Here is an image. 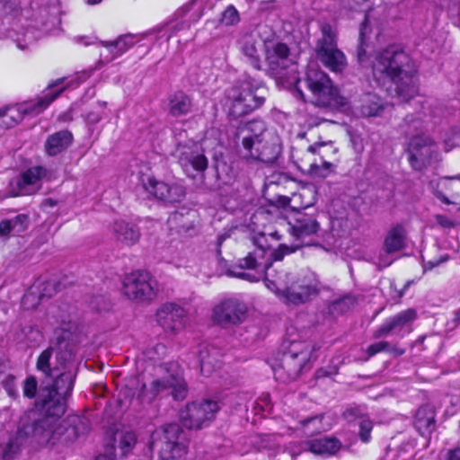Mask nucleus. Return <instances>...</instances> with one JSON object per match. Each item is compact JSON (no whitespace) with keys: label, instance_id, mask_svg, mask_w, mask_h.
<instances>
[{"label":"nucleus","instance_id":"nucleus-1","mask_svg":"<svg viewBox=\"0 0 460 460\" xmlns=\"http://www.w3.org/2000/svg\"><path fill=\"white\" fill-rule=\"evenodd\" d=\"M75 344L69 332L54 337L37 358L36 369L51 382L40 394V411L59 420L66 411V399L71 394L77 375Z\"/></svg>","mask_w":460,"mask_h":460},{"label":"nucleus","instance_id":"nucleus-2","mask_svg":"<svg viewBox=\"0 0 460 460\" xmlns=\"http://www.w3.org/2000/svg\"><path fill=\"white\" fill-rule=\"evenodd\" d=\"M90 430V420L80 415H69L62 421L38 409L25 411L20 418L16 436L3 450V458L12 460L19 453L22 442L31 438L40 445H69Z\"/></svg>","mask_w":460,"mask_h":460},{"label":"nucleus","instance_id":"nucleus-3","mask_svg":"<svg viewBox=\"0 0 460 460\" xmlns=\"http://www.w3.org/2000/svg\"><path fill=\"white\" fill-rule=\"evenodd\" d=\"M373 75L379 84H393L395 95L402 101L413 98L418 93L415 72L410 58L395 46L379 52L373 63Z\"/></svg>","mask_w":460,"mask_h":460},{"label":"nucleus","instance_id":"nucleus-4","mask_svg":"<svg viewBox=\"0 0 460 460\" xmlns=\"http://www.w3.org/2000/svg\"><path fill=\"white\" fill-rule=\"evenodd\" d=\"M243 154L245 158L256 160L263 164L275 163L280 153L279 138L273 132L265 128V124L260 120L248 122L242 129Z\"/></svg>","mask_w":460,"mask_h":460},{"label":"nucleus","instance_id":"nucleus-5","mask_svg":"<svg viewBox=\"0 0 460 460\" xmlns=\"http://www.w3.org/2000/svg\"><path fill=\"white\" fill-rule=\"evenodd\" d=\"M314 347L305 341H285L280 357L271 367L275 377L282 382L296 380L304 370L310 369Z\"/></svg>","mask_w":460,"mask_h":460},{"label":"nucleus","instance_id":"nucleus-6","mask_svg":"<svg viewBox=\"0 0 460 460\" xmlns=\"http://www.w3.org/2000/svg\"><path fill=\"white\" fill-rule=\"evenodd\" d=\"M266 89L251 80H243L226 93V107L232 119H239L263 105Z\"/></svg>","mask_w":460,"mask_h":460},{"label":"nucleus","instance_id":"nucleus-7","mask_svg":"<svg viewBox=\"0 0 460 460\" xmlns=\"http://www.w3.org/2000/svg\"><path fill=\"white\" fill-rule=\"evenodd\" d=\"M187 433L177 423L155 429L151 434L150 449L156 450L162 460H175L187 453Z\"/></svg>","mask_w":460,"mask_h":460},{"label":"nucleus","instance_id":"nucleus-8","mask_svg":"<svg viewBox=\"0 0 460 460\" xmlns=\"http://www.w3.org/2000/svg\"><path fill=\"white\" fill-rule=\"evenodd\" d=\"M305 83L316 105L341 111L350 109L349 99L340 93L323 71L310 67L306 73Z\"/></svg>","mask_w":460,"mask_h":460},{"label":"nucleus","instance_id":"nucleus-9","mask_svg":"<svg viewBox=\"0 0 460 460\" xmlns=\"http://www.w3.org/2000/svg\"><path fill=\"white\" fill-rule=\"evenodd\" d=\"M63 81L64 78H61L49 84V92L45 93L42 96L26 101L16 107L7 108L4 111H0V117L3 120L2 124L6 127H11L20 121L24 116L35 117L40 114L64 91L65 87H61L55 92L52 91V88L60 85Z\"/></svg>","mask_w":460,"mask_h":460},{"label":"nucleus","instance_id":"nucleus-10","mask_svg":"<svg viewBox=\"0 0 460 460\" xmlns=\"http://www.w3.org/2000/svg\"><path fill=\"white\" fill-rule=\"evenodd\" d=\"M405 152L411 167L415 171H422L440 159L437 142L427 134L409 137Z\"/></svg>","mask_w":460,"mask_h":460},{"label":"nucleus","instance_id":"nucleus-11","mask_svg":"<svg viewBox=\"0 0 460 460\" xmlns=\"http://www.w3.org/2000/svg\"><path fill=\"white\" fill-rule=\"evenodd\" d=\"M337 31L332 25L321 26V35L315 45L319 60L332 72H341L347 66L345 55L337 46Z\"/></svg>","mask_w":460,"mask_h":460},{"label":"nucleus","instance_id":"nucleus-12","mask_svg":"<svg viewBox=\"0 0 460 460\" xmlns=\"http://www.w3.org/2000/svg\"><path fill=\"white\" fill-rule=\"evenodd\" d=\"M172 395L175 400H183L187 395V385L178 374H170L155 379L149 389L143 385L141 398L147 402H152L157 395Z\"/></svg>","mask_w":460,"mask_h":460},{"label":"nucleus","instance_id":"nucleus-13","mask_svg":"<svg viewBox=\"0 0 460 460\" xmlns=\"http://www.w3.org/2000/svg\"><path fill=\"white\" fill-rule=\"evenodd\" d=\"M219 410L218 402L212 400L192 402L181 412L182 425L190 429H200L208 426Z\"/></svg>","mask_w":460,"mask_h":460},{"label":"nucleus","instance_id":"nucleus-14","mask_svg":"<svg viewBox=\"0 0 460 460\" xmlns=\"http://www.w3.org/2000/svg\"><path fill=\"white\" fill-rule=\"evenodd\" d=\"M142 181L145 190L150 195L164 202H181L186 196V189L180 182L168 183L153 176H147Z\"/></svg>","mask_w":460,"mask_h":460},{"label":"nucleus","instance_id":"nucleus-15","mask_svg":"<svg viewBox=\"0 0 460 460\" xmlns=\"http://www.w3.org/2000/svg\"><path fill=\"white\" fill-rule=\"evenodd\" d=\"M247 316V305L234 298H229L217 305L213 309L214 322L223 327L243 323Z\"/></svg>","mask_w":460,"mask_h":460},{"label":"nucleus","instance_id":"nucleus-16","mask_svg":"<svg viewBox=\"0 0 460 460\" xmlns=\"http://www.w3.org/2000/svg\"><path fill=\"white\" fill-rule=\"evenodd\" d=\"M176 155L180 164L187 173L192 169L201 172V177L204 179L203 172L208 168V160L200 145L193 142L185 145L181 144L176 148Z\"/></svg>","mask_w":460,"mask_h":460},{"label":"nucleus","instance_id":"nucleus-17","mask_svg":"<svg viewBox=\"0 0 460 460\" xmlns=\"http://www.w3.org/2000/svg\"><path fill=\"white\" fill-rule=\"evenodd\" d=\"M429 188L443 204L456 205L460 203V174L431 180Z\"/></svg>","mask_w":460,"mask_h":460},{"label":"nucleus","instance_id":"nucleus-18","mask_svg":"<svg viewBox=\"0 0 460 460\" xmlns=\"http://www.w3.org/2000/svg\"><path fill=\"white\" fill-rule=\"evenodd\" d=\"M156 321L165 332L175 334L185 327L186 311L174 303L164 304L156 313Z\"/></svg>","mask_w":460,"mask_h":460},{"label":"nucleus","instance_id":"nucleus-19","mask_svg":"<svg viewBox=\"0 0 460 460\" xmlns=\"http://www.w3.org/2000/svg\"><path fill=\"white\" fill-rule=\"evenodd\" d=\"M262 43L265 59L270 68L273 71L285 69L290 54L288 46L271 32L262 39Z\"/></svg>","mask_w":460,"mask_h":460},{"label":"nucleus","instance_id":"nucleus-20","mask_svg":"<svg viewBox=\"0 0 460 460\" xmlns=\"http://www.w3.org/2000/svg\"><path fill=\"white\" fill-rule=\"evenodd\" d=\"M258 35H245L242 40V53L248 58L251 65L257 70L261 69V47L262 39L261 36L267 33V27H260Z\"/></svg>","mask_w":460,"mask_h":460},{"label":"nucleus","instance_id":"nucleus-21","mask_svg":"<svg viewBox=\"0 0 460 460\" xmlns=\"http://www.w3.org/2000/svg\"><path fill=\"white\" fill-rule=\"evenodd\" d=\"M288 232L297 241L300 246L305 244V238L315 234L319 230V224L315 218L308 215H298L294 223H288Z\"/></svg>","mask_w":460,"mask_h":460},{"label":"nucleus","instance_id":"nucleus-22","mask_svg":"<svg viewBox=\"0 0 460 460\" xmlns=\"http://www.w3.org/2000/svg\"><path fill=\"white\" fill-rule=\"evenodd\" d=\"M417 318V312L415 309L409 308L398 314L390 317L376 330L375 333L376 338H381L387 335L392 332H398L404 327L410 325Z\"/></svg>","mask_w":460,"mask_h":460},{"label":"nucleus","instance_id":"nucleus-23","mask_svg":"<svg viewBox=\"0 0 460 460\" xmlns=\"http://www.w3.org/2000/svg\"><path fill=\"white\" fill-rule=\"evenodd\" d=\"M46 174V169L36 166L24 172L18 181L20 195H31L40 189V180Z\"/></svg>","mask_w":460,"mask_h":460},{"label":"nucleus","instance_id":"nucleus-24","mask_svg":"<svg viewBox=\"0 0 460 460\" xmlns=\"http://www.w3.org/2000/svg\"><path fill=\"white\" fill-rule=\"evenodd\" d=\"M111 230L116 240L127 246L137 243L141 235L136 225L122 219L114 221Z\"/></svg>","mask_w":460,"mask_h":460},{"label":"nucleus","instance_id":"nucleus-25","mask_svg":"<svg viewBox=\"0 0 460 460\" xmlns=\"http://www.w3.org/2000/svg\"><path fill=\"white\" fill-rule=\"evenodd\" d=\"M341 442L335 437H322L308 440V451L322 456H331L341 450Z\"/></svg>","mask_w":460,"mask_h":460},{"label":"nucleus","instance_id":"nucleus-26","mask_svg":"<svg viewBox=\"0 0 460 460\" xmlns=\"http://www.w3.org/2000/svg\"><path fill=\"white\" fill-rule=\"evenodd\" d=\"M407 233L404 226L396 225L390 228L384 242L385 251L394 253L403 250L407 245Z\"/></svg>","mask_w":460,"mask_h":460},{"label":"nucleus","instance_id":"nucleus-27","mask_svg":"<svg viewBox=\"0 0 460 460\" xmlns=\"http://www.w3.org/2000/svg\"><path fill=\"white\" fill-rule=\"evenodd\" d=\"M73 141V135L68 130H61L50 135L45 144L49 155H57L66 149Z\"/></svg>","mask_w":460,"mask_h":460},{"label":"nucleus","instance_id":"nucleus-28","mask_svg":"<svg viewBox=\"0 0 460 460\" xmlns=\"http://www.w3.org/2000/svg\"><path fill=\"white\" fill-rule=\"evenodd\" d=\"M192 102L183 92H176L169 98L168 111L172 117L187 115L191 111Z\"/></svg>","mask_w":460,"mask_h":460},{"label":"nucleus","instance_id":"nucleus-29","mask_svg":"<svg viewBox=\"0 0 460 460\" xmlns=\"http://www.w3.org/2000/svg\"><path fill=\"white\" fill-rule=\"evenodd\" d=\"M414 426L421 435L430 433L435 429V411L431 405H424L416 412Z\"/></svg>","mask_w":460,"mask_h":460},{"label":"nucleus","instance_id":"nucleus-30","mask_svg":"<svg viewBox=\"0 0 460 460\" xmlns=\"http://www.w3.org/2000/svg\"><path fill=\"white\" fill-rule=\"evenodd\" d=\"M139 39L137 35L128 33L119 37L114 41H103L102 45L111 54V58H115L128 50Z\"/></svg>","mask_w":460,"mask_h":460},{"label":"nucleus","instance_id":"nucleus-31","mask_svg":"<svg viewBox=\"0 0 460 460\" xmlns=\"http://www.w3.org/2000/svg\"><path fill=\"white\" fill-rule=\"evenodd\" d=\"M275 294L283 303L297 305L306 303L311 296H316L318 289H305V292H296L295 289H275Z\"/></svg>","mask_w":460,"mask_h":460},{"label":"nucleus","instance_id":"nucleus-32","mask_svg":"<svg viewBox=\"0 0 460 460\" xmlns=\"http://www.w3.org/2000/svg\"><path fill=\"white\" fill-rule=\"evenodd\" d=\"M155 285H156L155 279L146 270H133L126 274L123 279L124 288H153Z\"/></svg>","mask_w":460,"mask_h":460},{"label":"nucleus","instance_id":"nucleus-33","mask_svg":"<svg viewBox=\"0 0 460 460\" xmlns=\"http://www.w3.org/2000/svg\"><path fill=\"white\" fill-rule=\"evenodd\" d=\"M217 354L214 348L208 346L199 351L200 372L203 376H210L214 370L220 367L219 361L216 358Z\"/></svg>","mask_w":460,"mask_h":460},{"label":"nucleus","instance_id":"nucleus-34","mask_svg":"<svg viewBox=\"0 0 460 460\" xmlns=\"http://www.w3.org/2000/svg\"><path fill=\"white\" fill-rule=\"evenodd\" d=\"M239 267L241 269H246L252 270V272H234L231 273L238 278L246 279L251 282H256L260 279L262 278V272H259L256 270L257 261L254 256L252 253H249L246 257L243 258L239 261Z\"/></svg>","mask_w":460,"mask_h":460},{"label":"nucleus","instance_id":"nucleus-35","mask_svg":"<svg viewBox=\"0 0 460 460\" xmlns=\"http://www.w3.org/2000/svg\"><path fill=\"white\" fill-rule=\"evenodd\" d=\"M402 127L408 137L414 134H424L423 130L428 128L427 123L423 119V115L420 112L407 115L403 119Z\"/></svg>","mask_w":460,"mask_h":460},{"label":"nucleus","instance_id":"nucleus-36","mask_svg":"<svg viewBox=\"0 0 460 460\" xmlns=\"http://www.w3.org/2000/svg\"><path fill=\"white\" fill-rule=\"evenodd\" d=\"M28 222V217L24 214H20L12 219L3 220L0 222V234H20L27 228Z\"/></svg>","mask_w":460,"mask_h":460},{"label":"nucleus","instance_id":"nucleus-37","mask_svg":"<svg viewBox=\"0 0 460 460\" xmlns=\"http://www.w3.org/2000/svg\"><path fill=\"white\" fill-rule=\"evenodd\" d=\"M383 109V103L377 95L373 93H367L363 96L360 105V112L363 116H378Z\"/></svg>","mask_w":460,"mask_h":460},{"label":"nucleus","instance_id":"nucleus-38","mask_svg":"<svg viewBox=\"0 0 460 460\" xmlns=\"http://www.w3.org/2000/svg\"><path fill=\"white\" fill-rule=\"evenodd\" d=\"M372 22L370 19L369 10L367 11L365 21L361 24L360 31H359V46L358 48V60L359 63L363 64L367 60L366 54V40L367 39V35L372 31Z\"/></svg>","mask_w":460,"mask_h":460},{"label":"nucleus","instance_id":"nucleus-39","mask_svg":"<svg viewBox=\"0 0 460 460\" xmlns=\"http://www.w3.org/2000/svg\"><path fill=\"white\" fill-rule=\"evenodd\" d=\"M45 297L41 289H25L21 299V305L25 310H33Z\"/></svg>","mask_w":460,"mask_h":460},{"label":"nucleus","instance_id":"nucleus-40","mask_svg":"<svg viewBox=\"0 0 460 460\" xmlns=\"http://www.w3.org/2000/svg\"><path fill=\"white\" fill-rule=\"evenodd\" d=\"M355 304L356 298L351 295H346L330 304L329 313L332 315L344 314L350 310Z\"/></svg>","mask_w":460,"mask_h":460},{"label":"nucleus","instance_id":"nucleus-41","mask_svg":"<svg viewBox=\"0 0 460 460\" xmlns=\"http://www.w3.org/2000/svg\"><path fill=\"white\" fill-rule=\"evenodd\" d=\"M66 308H67V306H65V308H59V311H60L59 313H55V312L50 313L51 317L55 319L54 323H57L59 325L58 330H57L55 332L54 337H57V335L62 332H69L72 334V332L70 331L72 318H71L70 314L67 313ZM71 340L73 341L72 338H71Z\"/></svg>","mask_w":460,"mask_h":460},{"label":"nucleus","instance_id":"nucleus-42","mask_svg":"<svg viewBox=\"0 0 460 460\" xmlns=\"http://www.w3.org/2000/svg\"><path fill=\"white\" fill-rule=\"evenodd\" d=\"M124 295L134 302L142 303L155 299L156 292L155 289H125Z\"/></svg>","mask_w":460,"mask_h":460},{"label":"nucleus","instance_id":"nucleus-43","mask_svg":"<svg viewBox=\"0 0 460 460\" xmlns=\"http://www.w3.org/2000/svg\"><path fill=\"white\" fill-rule=\"evenodd\" d=\"M298 168L301 170H307L308 172L319 177H325L326 172L330 170L332 164L326 161H323L321 165L317 164L315 162L306 164L304 159H300L299 164H297Z\"/></svg>","mask_w":460,"mask_h":460},{"label":"nucleus","instance_id":"nucleus-44","mask_svg":"<svg viewBox=\"0 0 460 460\" xmlns=\"http://www.w3.org/2000/svg\"><path fill=\"white\" fill-rule=\"evenodd\" d=\"M240 22L238 11L234 5H229L223 12L220 23L226 26L236 25Z\"/></svg>","mask_w":460,"mask_h":460},{"label":"nucleus","instance_id":"nucleus-45","mask_svg":"<svg viewBox=\"0 0 460 460\" xmlns=\"http://www.w3.org/2000/svg\"><path fill=\"white\" fill-rule=\"evenodd\" d=\"M344 418L348 421H356L359 420L361 421L363 419H366L367 416V409L365 406H353L350 408H348L343 412Z\"/></svg>","mask_w":460,"mask_h":460},{"label":"nucleus","instance_id":"nucleus-46","mask_svg":"<svg viewBox=\"0 0 460 460\" xmlns=\"http://www.w3.org/2000/svg\"><path fill=\"white\" fill-rule=\"evenodd\" d=\"M167 353V348L163 343H156L151 347H149L146 355L150 360H157L164 358Z\"/></svg>","mask_w":460,"mask_h":460},{"label":"nucleus","instance_id":"nucleus-47","mask_svg":"<svg viewBox=\"0 0 460 460\" xmlns=\"http://www.w3.org/2000/svg\"><path fill=\"white\" fill-rule=\"evenodd\" d=\"M0 384L3 385V387L5 389V391L10 396L15 397L17 395V390L15 387V378L13 375L0 374Z\"/></svg>","mask_w":460,"mask_h":460},{"label":"nucleus","instance_id":"nucleus-48","mask_svg":"<svg viewBox=\"0 0 460 460\" xmlns=\"http://www.w3.org/2000/svg\"><path fill=\"white\" fill-rule=\"evenodd\" d=\"M22 333L24 334L25 339L27 340L29 345H36L40 339L42 338L41 332L33 326H25L22 330Z\"/></svg>","mask_w":460,"mask_h":460},{"label":"nucleus","instance_id":"nucleus-49","mask_svg":"<svg viewBox=\"0 0 460 460\" xmlns=\"http://www.w3.org/2000/svg\"><path fill=\"white\" fill-rule=\"evenodd\" d=\"M299 247H300L299 244H296L294 246H288L286 244H281L279 246L278 249L273 251V252L271 253V260L273 261H282L286 255L296 252Z\"/></svg>","mask_w":460,"mask_h":460},{"label":"nucleus","instance_id":"nucleus-50","mask_svg":"<svg viewBox=\"0 0 460 460\" xmlns=\"http://www.w3.org/2000/svg\"><path fill=\"white\" fill-rule=\"evenodd\" d=\"M373 429V422L369 418L363 419L361 421H359V438L360 439L367 443L370 440L371 438V431Z\"/></svg>","mask_w":460,"mask_h":460},{"label":"nucleus","instance_id":"nucleus-51","mask_svg":"<svg viewBox=\"0 0 460 460\" xmlns=\"http://www.w3.org/2000/svg\"><path fill=\"white\" fill-rule=\"evenodd\" d=\"M38 381L34 376H29L24 381L23 394L28 398H34L37 394Z\"/></svg>","mask_w":460,"mask_h":460},{"label":"nucleus","instance_id":"nucleus-52","mask_svg":"<svg viewBox=\"0 0 460 460\" xmlns=\"http://www.w3.org/2000/svg\"><path fill=\"white\" fill-rule=\"evenodd\" d=\"M305 451H308V441L304 443H290L287 447V452L289 454L292 459H296L298 456Z\"/></svg>","mask_w":460,"mask_h":460},{"label":"nucleus","instance_id":"nucleus-53","mask_svg":"<svg viewBox=\"0 0 460 460\" xmlns=\"http://www.w3.org/2000/svg\"><path fill=\"white\" fill-rule=\"evenodd\" d=\"M323 419V414L315 415L310 418H306L301 421L304 427H308L310 424H314V429L312 432H320L324 430V428L321 425Z\"/></svg>","mask_w":460,"mask_h":460},{"label":"nucleus","instance_id":"nucleus-54","mask_svg":"<svg viewBox=\"0 0 460 460\" xmlns=\"http://www.w3.org/2000/svg\"><path fill=\"white\" fill-rule=\"evenodd\" d=\"M136 443V438L133 433H125L119 441L120 448L123 450V453L126 454L128 450H130Z\"/></svg>","mask_w":460,"mask_h":460},{"label":"nucleus","instance_id":"nucleus-55","mask_svg":"<svg viewBox=\"0 0 460 460\" xmlns=\"http://www.w3.org/2000/svg\"><path fill=\"white\" fill-rule=\"evenodd\" d=\"M102 111L103 107H98L90 111L84 118L87 123L94 125L101 121V119H102Z\"/></svg>","mask_w":460,"mask_h":460},{"label":"nucleus","instance_id":"nucleus-56","mask_svg":"<svg viewBox=\"0 0 460 460\" xmlns=\"http://www.w3.org/2000/svg\"><path fill=\"white\" fill-rule=\"evenodd\" d=\"M389 347H390V344L387 341L376 342L374 344H371L367 348V353L368 357H372L378 352L385 351V350L386 351V349H388Z\"/></svg>","mask_w":460,"mask_h":460},{"label":"nucleus","instance_id":"nucleus-57","mask_svg":"<svg viewBox=\"0 0 460 460\" xmlns=\"http://www.w3.org/2000/svg\"><path fill=\"white\" fill-rule=\"evenodd\" d=\"M95 460H116L114 446L106 447L105 453L98 456Z\"/></svg>","mask_w":460,"mask_h":460},{"label":"nucleus","instance_id":"nucleus-58","mask_svg":"<svg viewBox=\"0 0 460 460\" xmlns=\"http://www.w3.org/2000/svg\"><path fill=\"white\" fill-rule=\"evenodd\" d=\"M435 220H436L437 224H438L439 226H441L443 227L449 228V227L454 226V222L446 216L437 215V216H435Z\"/></svg>","mask_w":460,"mask_h":460},{"label":"nucleus","instance_id":"nucleus-59","mask_svg":"<svg viewBox=\"0 0 460 460\" xmlns=\"http://www.w3.org/2000/svg\"><path fill=\"white\" fill-rule=\"evenodd\" d=\"M330 370H327L325 368H320L316 371V377H323V376H329L332 375H336L338 373V368L336 367H329Z\"/></svg>","mask_w":460,"mask_h":460},{"label":"nucleus","instance_id":"nucleus-60","mask_svg":"<svg viewBox=\"0 0 460 460\" xmlns=\"http://www.w3.org/2000/svg\"><path fill=\"white\" fill-rule=\"evenodd\" d=\"M447 460H460V446H457L447 451Z\"/></svg>","mask_w":460,"mask_h":460},{"label":"nucleus","instance_id":"nucleus-61","mask_svg":"<svg viewBox=\"0 0 460 460\" xmlns=\"http://www.w3.org/2000/svg\"><path fill=\"white\" fill-rule=\"evenodd\" d=\"M327 144L326 143H323V142H321V143H315L312 146H309L308 148H307V152L310 153V154H318V155H322V152H321V149L325 146Z\"/></svg>","mask_w":460,"mask_h":460},{"label":"nucleus","instance_id":"nucleus-62","mask_svg":"<svg viewBox=\"0 0 460 460\" xmlns=\"http://www.w3.org/2000/svg\"><path fill=\"white\" fill-rule=\"evenodd\" d=\"M39 281L40 286H45V288H58V284L53 279H49L47 277H41Z\"/></svg>","mask_w":460,"mask_h":460},{"label":"nucleus","instance_id":"nucleus-63","mask_svg":"<svg viewBox=\"0 0 460 460\" xmlns=\"http://www.w3.org/2000/svg\"><path fill=\"white\" fill-rule=\"evenodd\" d=\"M386 351L390 352V353H393L394 355L395 356H401L402 354H404L405 352V349H401V348H397L395 346H391L388 348V349H386Z\"/></svg>","mask_w":460,"mask_h":460},{"label":"nucleus","instance_id":"nucleus-64","mask_svg":"<svg viewBox=\"0 0 460 460\" xmlns=\"http://www.w3.org/2000/svg\"><path fill=\"white\" fill-rule=\"evenodd\" d=\"M454 322L456 323H460V308L458 310L455 311Z\"/></svg>","mask_w":460,"mask_h":460}]
</instances>
